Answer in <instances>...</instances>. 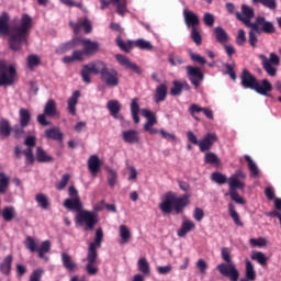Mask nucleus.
<instances>
[{"label": "nucleus", "mask_w": 281, "mask_h": 281, "mask_svg": "<svg viewBox=\"0 0 281 281\" xmlns=\"http://www.w3.org/2000/svg\"><path fill=\"white\" fill-rule=\"evenodd\" d=\"M12 135V125L8 119L0 120V137L2 139L10 137Z\"/></svg>", "instance_id": "nucleus-27"}, {"label": "nucleus", "mask_w": 281, "mask_h": 281, "mask_svg": "<svg viewBox=\"0 0 281 281\" xmlns=\"http://www.w3.org/2000/svg\"><path fill=\"white\" fill-rule=\"evenodd\" d=\"M119 236L121 238V245H126V243H128V240H131V229L128 228V226L122 224L119 227Z\"/></svg>", "instance_id": "nucleus-35"}, {"label": "nucleus", "mask_w": 281, "mask_h": 281, "mask_svg": "<svg viewBox=\"0 0 281 281\" xmlns=\"http://www.w3.org/2000/svg\"><path fill=\"white\" fill-rule=\"evenodd\" d=\"M205 164H211L213 166H221V158L215 153L209 151L204 156Z\"/></svg>", "instance_id": "nucleus-43"}, {"label": "nucleus", "mask_w": 281, "mask_h": 281, "mask_svg": "<svg viewBox=\"0 0 281 281\" xmlns=\"http://www.w3.org/2000/svg\"><path fill=\"white\" fill-rule=\"evenodd\" d=\"M191 38L195 45H201L203 43V37L201 36L199 27L191 29Z\"/></svg>", "instance_id": "nucleus-55"}, {"label": "nucleus", "mask_w": 281, "mask_h": 281, "mask_svg": "<svg viewBox=\"0 0 281 281\" xmlns=\"http://www.w3.org/2000/svg\"><path fill=\"white\" fill-rule=\"evenodd\" d=\"M102 166V161L98 155H92L88 159V168L93 177H97L98 172H100V168Z\"/></svg>", "instance_id": "nucleus-24"}, {"label": "nucleus", "mask_w": 281, "mask_h": 281, "mask_svg": "<svg viewBox=\"0 0 281 281\" xmlns=\"http://www.w3.org/2000/svg\"><path fill=\"white\" fill-rule=\"evenodd\" d=\"M99 78L105 87H117L120 85V72L104 61L101 64Z\"/></svg>", "instance_id": "nucleus-8"}, {"label": "nucleus", "mask_w": 281, "mask_h": 281, "mask_svg": "<svg viewBox=\"0 0 281 281\" xmlns=\"http://www.w3.org/2000/svg\"><path fill=\"white\" fill-rule=\"evenodd\" d=\"M61 262L67 271H75L78 269V263L71 259V255L67 252L61 254Z\"/></svg>", "instance_id": "nucleus-29"}, {"label": "nucleus", "mask_w": 281, "mask_h": 281, "mask_svg": "<svg viewBox=\"0 0 281 281\" xmlns=\"http://www.w3.org/2000/svg\"><path fill=\"white\" fill-rule=\"evenodd\" d=\"M115 58L122 67H125V69H131L132 71H135V74H142V68H139V66L133 63L128 57L124 55H115Z\"/></svg>", "instance_id": "nucleus-20"}, {"label": "nucleus", "mask_w": 281, "mask_h": 281, "mask_svg": "<svg viewBox=\"0 0 281 281\" xmlns=\"http://www.w3.org/2000/svg\"><path fill=\"white\" fill-rule=\"evenodd\" d=\"M26 65L30 69H34L41 65V57L38 55H29L26 57Z\"/></svg>", "instance_id": "nucleus-48"}, {"label": "nucleus", "mask_w": 281, "mask_h": 281, "mask_svg": "<svg viewBox=\"0 0 281 281\" xmlns=\"http://www.w3.org/2000/svg\"><path fill=\"white\" fill-rule=\"evenodd\" d=\"M24 145L27 146L26 149L23 151L21 150V147L16 145L14 147V155L16 159H21V155L25 156V162L27 166H31V164H34V146H36V137L35 136H27L24 139Z\"/></svg>", "instance_id": "nucleus-9"}, {"label": "nucleus", "mask_w": 281, "mask_h": 281, "mask_svg": "<svg viewBox=\"0 0 281 281\" xmlns=\"http://www.w3.org/2000/svg\"><path fill=\"white\" fill-rule=\"evenodd\" d=\"M240 85L244 89H251L259 93V95H265L266 98H271V91H273V86L267 79H262L258 82L256 76H254L247 68H244L240 75Z\"/></svg>", "instance_id": "nucleus-2"}, {"label": "nucleus", "mask_w": 281, "mask_h": 281, "mask_svg": "<svg viewBox=\"0 0 281 281\" xmlns=\"http://www.w3.org/2000/svg\"><path fill=\"white\" fill-rule=\"evenodd\" d=\"M259 58L262 63V67L266 74H268V76H271V78H273L278 74V69H276V67H280V57L278 56V54L270 53L269 58L267 57V55L261 54L259 55Z\"/></svg>", "instance_id": "nucleus-13"}, {"label": "nucleus", "mask_w": 281, "mask_h": 281, "mask_svg": "<svg viewBox=\"0 0 281 281\" xmlns=\"http://www.w3.org/2000/svg\"><path fill=\"white\" fill-rule=\"evenodd\" d=\"M75 223L77 225H86L85 232H89V229L91 231L98 225V214L88 210H81L76 214Z\"/></svg>", "instance_id": "nucleus-11"}, {"label": "nucleus", "mask_w": 281, "mask_h": 281, "mask_svg": "<svg viewBox=\"0 0 281 281\" xmlns=\"http://www.w3.org/2000/svg\"><path fill=\"white\" fill-rule=\"evenodd\" d=\"M251 260L258 261L261 267L267 266V256L262 251H254L250 256Z\"/></svg>", "instance_id": "nucleus-49"}, {"label": "nucleus", "mask_w": 281, "mask_h": 281, "mask_svg": "<svg viewBox=\"0 0 281 281\" xmlns=\"http://www.w3.org/2000/svg\"><path fill=\"white\" fill-rule=\"evenodd\" d=\"M19 115L21 126H29L32 120V114L30 113V111L27 109L22 108L19 111Z\"/></svg>", "instance_id": "nucleus-39"}, {"label": "nucleus", "mask_w": 281, "mask_h": 281, "mask_svg": "<svg viewBox=\"0 0 281 281\" xmlns=\"http://www.w3.org/2000/svg\"><path fill=\"white\" fill-rule=\"evenodd\" d=\"M195 267L199 269L202 276H205V271H207V261H205V259H199Z\"/></svg>", "instance_id": "nucleus-63"}, {"label": "nucleus", "mask_w": 281, "mask_h": 281, "mask_svg": "<svg viewBox=\"0 0 281 281\" xmlns=\"http://www.w3.org/2000/svg\"><path fill=\"white\" fill-rule=\"evenodd\" d=\"M25 127L26 126H23L20 124V125H15L12 128V133L14 134L15 139H21V137H25Z\"/></svg>", "instance_id": "nucleus-56"}, {"label": "nucleus", "mask_w": 281, "mask_h": 281, "mask_svg": "<svg viewBox=\"0 0 281 281\" xmlns=\"http://www.w3.org/2000/svg\"><path fill=\"white\" fill-rule=\"evenodd\" d=\"M213 34L217 43H221V45H225V43L229 41V35H227V32H225V29H223L222 26H216L213 30Z\"/></svg>", "instance_id": "nucleus-30"}, {"label": "nucleus", "mask_w": 281, "mask_h": 281, "mask_svg": "<svg viewBox=\"0 0 281 281\" xmlns=\"http://www.w3.org/2000/svg\"><path fill=\"white\" fill-rule=\"evenodd\" d=\"M218 137H216V134H207L198 146L200 147L201 153H205L214 146V142H217Z\"/></svg>", "instance_id": "nucleus-23"}, {"label": "nucleus", "mask_w": 281, "mask_h": 281, "mask_svg": "<svg viewBox=\"0 0 281 281\" xmlns=\"http://www.w3.org/2000/svg\"><path fill=\"white\" fill-rule=\"evenodd\" d=\"M245 159H246V161H248V168H249L251 175L254 177H258L259 170H258V166L256 165V162H254V159H251V157L247 156V155L245 156Z\"/></svg>", "instance_id": "nucleus-57"}, {"label": "nucleus", "mask_w": 281, "mask_h": 281, "mask_svg": "<svg viewBox=\"0 0 281 281\" xmlns=\"http://www.w3.org/2000/svg\"><path fill=\"white\" fill-rule=\"evenodd\" d=\"M247 43V34L245 33V30L239 29L236 37V44L239 45V47H243Z\"/></svg>", "instance_id": "nucleus-59"}, {"label": "nucleus", "mask_w": 281, "mask_h": 281, "mask_svg": "<svg viewBox=\"0 0 281 281\" xmlns=\"http://www.w3.org/2000/svg\"><path fill=\"white\" fill-rule=\"evenodd\" d=\"M168 60L171 65V67H177V65H183V58L179 56H175V54H169Z\"/></svg>", "instance_id": "nucleus-60"}, {"label": "nucleus", "mask_w": 281, "mask_h": 281, "mask_svg": "<svg viewBox=\"0 0 281 281\" xmlns=\"http://www.w3.org/2000/svg\"><path fill=\"white\" fill-rule=\"evenodd\" d=\"M249 27L248 42L251 47H256L258 44V34H262V32L265 34H273L276 32V26L272 22L267 21V18L262 15H258Z\"/></svg>", "instance_id": "nucleus-5"}, {"label": "nucleus", "mask_w": 281, "mask_h": 281, "mask_svg": "<svg viewBox=\"0 0 281 281\" xmlns=\"http://www.w3.org/2000/svg\"><path fill=\"white\" fill-rule=\"evenodd\" d=\"M44 113L47 117H56L60 115L58 112V106L54 99H49L46 104L44 105Z\"/></svg>", "instance_id": "nucleus-25"}, {"label": "nucleus", "mask_w": 281, "mask_h": 281, "mask_svg": "<svg viewBox=\"0 0 281 281\" xmlns=\"http://www.w3.org/2000/svg\"><path fill=\"white\" fill-rule=\"evenodd\" d=\"M102 60L90 61L82 66L80 76L86 85H91V76H100Z\"/></svg>", "instance_id": "nucleus-14"}, {"label": "nucleus", "mask_w": 281, "mask_h": 281, "mask_svg": "<svg viewBox=\"0 0 281 281\" xmlns=\"http://www.w3.org/2000/svg\"><path fill=\"white\" fill-rule=\"evenodd\" d=\"M24 246L29 249V251L34 254V251H37L38 249V241H36V239H34V237L32 236H26V239L24 240Z\"/></svg>", "instance_id": "nucleus-47"}, {"label": "nucleus", "mask_w": 281, "mask_h": 281, "mask_svg": "<svg viewBox=\"0 0 281 281\" xmlns=\"http://www.w3.org/2000/svg\"><path fill=\"white\" fill-rule=\"evenodd\" d=\"M142 116L146 117L147 123L149 124H157V116L155 113L150 112L149 110L142 109L140 110Z\"/></svg>", "instance_id": "nucleus-53"}, {"label": "nucleus", "mask_w": 281, "mask_h": 281, "mask_svg": "<svg viewBox=\"0 0 281 281\" xmlns=\"http://www.w3.org/2000/svg\"><path fill=\"white\" fill-rule=\"evenodd\" d=\"M108 111L114 120H124V116L119 115L120 111H122V104L117 100H110L106 103Z\"/></svg>", "instance_id": "nucleus-22"}, {"label": "nucleus", "mask_w": 281, "mask_h": 281, "mask_svg": "<svg viewBox=\"0 0 281 281\" xmlns=\"http://www.w3.org/2000/svg\"><path fill=\"white\" fill-rule=\"evenodd\" d=\"M14 216H16V210L14 206H5L2 210V218L5 221V223H10V221L14 220Z\"/></svg>", "instance_id": "nucleus-42"}, {"label": "nucleus", "mask_w": 281, "mask_h": 281, "mask_svg": "<svg viewBox=\"0 0 281 281\" xmlns=\"http://www.w3.org/2000/svg\"><path fill=\"white\" fill-rule=\"evenodd\" d=\"M247 176L243 171H237L228 178V191L245 190V182Z\"/></svg>", "instance_id": "nucleus-15"}, {"label": "nucleus", "mask_w": 281, "mask_h": 281, "mask_svg": "<svg viewBox=\"0 0 281 281\" xmlns=\"http://www.w3.org/2000/svg\"><path fill=\"white\" fill-rule=\"evenodd\" d=\"M228 213L229 216L233 218L235 225L243 227V222H240V217L238 216V212H236V206L234 205V203L228 204Z\"/></svg>", "instance_id": "nucleus-45"}, {"label": "nucleus", "mask_w": 281, "mask_h": 281, "mask_svg": "<svg viewBox=\"0 0 281 281\" xmlns=\"http://www.w3.org/2000/svg\"><path fill=\"white\" fill-rule=\"evenodd\" d=\"M183 16L187 27H191V30H194V27H198L199 23H201L199 15L188 9L183 10Z\"/></svg>", "instance_id": "nucleus-21"}, {"label": "nucleus", "mask_w": 281, "mask_h": 281, "mask_svg": "<svg viewBox=\"0 0 281 281\" xmlns=\"http://www.w3.org/2000/svg\"><path fill=\"white\" fill-rule=\"evenodd\" d=\"M121 137L125 144H139V132L137 130H125L122 132Z\"/></svg>", "instance_id": "nucleus-19"}, {"label": "nucleus", "mask_w": 281, "mask_h": 281, "mask_svg": "<svg viewBox=\"0 0 281 281\" xmlns=\"http://www.w3.org/2000/svg\"><path fill=\"white\" fill-rule=\"evenodd\" d=\"M254 16H256V12L247 4H243L241 12L236 13V18L238 19V21H241V23H244L246 27H251V24L254 23L251 22V20L254 19Z\"/></svg>", "instance_id": "nucleus-16"}, {"label": "nucleus", "mask_w": 281, "mask_h": 281, "mask_svg": "<svg viewBox=\"0 0 281 281\" xmlns=\"http://www.w3.org/2000/svg\"><path fill=\"white\" fill-rule=\"evenodd\" d=\"M36 160L38 164H52L54 161V157L47 154L43 147L36 148Z\"/></svg>", "instance_id": "nucleus-31"}, {"label": "nucleus", "mask_w": 281, "mask_h": 281, "mask_svg": "<svg viewBox=\"0 0 281 281\" xmlns=\"http://www.w3.org/2000/svg\"><path fill=\"white\" fill-rule=\"evenodd\" d=\"M203 21L207 27H214V22H215L214 14L210 12L204 13Z\"/></svg>", "instance_id": "nucleus-62"}, {"label": "nucleus", "mask_w": 281, "mask_h": 281, "mask_svg": "<svg viewBox=\"0 0 281 281\" xmlns=\"http://www.w3.org/2000/svg\"><path fill=\"white\" fill-rule=\"evenodd\" d=\"M35 201L37 205L42 207V210H49V205H50L49 198H47L45 193H37L35 195Z\"/></svg>", "instance_id": "nucleus-40"}, {"label": "nucleus", "mask_w": 281, "mask_h": 281, "mask_svg": "<svg viewBox=\"0 0 281 281\" xmlns=\"http://www.w3.org/2000/svg\"><path fill=\"white\" fill-rule=\"evenodd\" d=\"M173 87L170 90L171 95H181L183 89L184 91H190V83L188 81H177L172 82Z\"/></svg>", "instance_id": "nucleus-26"}, {"label": "nucleus", "mask_w": 281, "mask_h": 281, "mask_svg": "<svg viewBox=\"0 0 281 281\" xmlns=\"http://www.w3.org/2000/svg\"><path fill=\"white\" fill-rule=\"evenodd\" d=\"M222 258L227 263L217 265V271L221 273V276L228 278L231 281H238V278H240V272H238V269H236V265L232 262L228 248H222Z\"/></svg>", "instance_id": "nucleus-7"}, {"label": "nucleus", "mask_w": 281, "mask_h": 281, "mask_svg": "<svg viewBox=\"0 0 281 281\" xmlns=\"http://www.w3.org/2000/svg\"><path fill=\"white\" fill-rule=\"evenodd\" d=\"M231 196L232 201H234L235 203H238V205H245V199H243L239 194L238 191H228V193H226Z\"/></svg>", "instance_id": "nucleus-58"}, {"label": "nucleus", "mask_w": 281, "mask_h": 281, "mask_svg": "<svg viewBox=\"0 0 281 281\" xmlns=\"http://www.w3.org/2000/svg\"><path fill=\"white\" fill-rule=\"evenodd\" d=\"M10 188V176L5 172H0V194H5Z\"/></svg>", "instance_id": "nucleus-41"}, {"label": "nucleus", "mask_w": 281, "mask_h": 281, "mask_svg": "<svg viewBox=\"0 0 281 281\" xmlns=\"http://www.w3.org/2000/svg\"><path fill=\"white\" fill-rule=\"evenodd\" d=\"M254 5L257 3H261L263 8H268V10H277L278 9V0H252Z\"/></svg>", "instance_id": "nucleus-46"}, {"label": "nucleus", "mask_w": 281, "mask_h": 281, "mask_svg": "<svg viewBox=\"0 0 281 281\" xmlns=\"http://www.w3.org/2000/svg\"><path fill=\"white\" fill-rule=\"evenodd\" d=\"M104 240V232L102 231V227H99L95 231L94 234V240L89 244L88 252H87V265H86V272L88 276H98V266L95 263L98 262V249L102 247V241Z\"/></svg>", "instance_id": "nucleus-3"}, {"label": "nucleus", "mask_w": 281, "mask_h": 281, "mask_svg": "<svg viewBox=\"0 0 281 281\" xmlns=\"http://www.w3.org/2000/svg\"><path fill=\"white\" fill-rule=\"evenodd\" d=\"M41 278H43V269H37L30 276V281H41Z\"/></svg>", "instance_id": "nucleus-64"}, {"label": "nucleus", "mask_w": 281, "mask_h": 281, "mask_svg": "<svg viewBox=\"0 0 281 281\" xmlns=\"http://www.w3.org/2000/svg\"><path fill=\"white\" fill-rule=\"evenodd\" d=\"M0 271L3 276H10L12 271V255L7 256L0 265Z\"/></svg>", "instance_id": "nucleus-37"}, {"label": "nucleus", "mask_w": 281, "mask_h": 281, "mask_svg": "<svg viewBox=\"0 0 281 281\" xmlns=\"http://www.w3.org/2000/svg\"><path fill=\"white\" fill-rule=\"evenodd\" d=\"M131 113L134 124H139V99L134 98L131 102Z\"/></svg>", "instance_id": "nucleus-33"}, {"label": "nucleus", "mask_w": 281, "mask_h": 281, "mask_svg": "<svg viewBox=\"0 0 281 281\" xmlns=\"http://www.w3.org/2000/svg\"><path fill=\"white\" fill-rule=\"evenodd\" d=\"M212 181L215 183H218V186H223L227 183V176L221 173V172H213L211 176Z\"/></svg>", "instance_id": "nucleus-54"}, {"label": "nucleus", "mask_w": 281, "mask_h": 281, "mask_svg": "<svg viewBox=\"0 0 281 281\" xmlns=\"http://www.w3.org/2000/svg\"><path fill=\"white\" fill-rule=\"evenodd\" d=\"M78 45H82L86 56H95V54L100 52V43L91 41L90 38H75L68 43L61 44L56 49V53L65 54V52H69V49H74V47H78Z\"/></svg>", "instance_id": "nucleus-6"}, {"label": "nucleus", "mask_w": 281, "mask_h": 281, "mask_svg": "<svg viewBox=\"0 0 281 281\" xmlns=\"http://www.w3.org/2000/svg\"><path fill=\"white\" fill-rule=\"evenodd\" d=\"M32 30V16L24 13L21 16L20 24L10 27V14L2 12L0 15V36H9V47L13 52H19L23 43H27Z\"/></svg>", "instance_id": "nucleus-1"}, {"label": "nucleus", "mask_w": 281, "mask_h": 281, "mask_svg": "<svg viewBox=\"0 0 281 281\" xmlns=\"http://www.w3.org/2000/svg\"><path fill=\"white\" fill-rule=\"evenodd\" d=\"M246 278L250 281L256 280V270L249 259H246Z\"/></svg>", "instance_id": "nucleus-51"}, {"label": "nucleus", "mask_w": 281, "mask_h": 281, "mask_svg": "<svg viewBox=\"0 0 281 281\" xmlns=\"http://www.w3.org/2000/svg\"><path fill=\"white\" fill-rule=\"evenodd\" d=\"M194 227H196L194 222H192L190 220L183 221L181 227L178 229V236L180 238H183L186 236V234L192 232V229H194Z\"/></svg>", "instance_id": "nucleus-34"}, {"label": "nucleus", "mask_w": 281, "mask_h": 281, "mask_svg": "<svg viewBox=\"0 0 281 281\" xmlns=\"http://www.w3.org/2000/svg\"><path fill=\"white\" fill-rule=\"evenodd\" d=\"M78 98H80V91H75L68 99V112L70 115H76V106L78 104Z\"/></svg>", "instance_id": "nucleus-36"}, {"label": "nucleus", "mask_w": 281, "mask_h": 281, "mask_svg": "<svg viewBox=\"0 0 281 281\" xmlns=\"http://www.w3.org/2000/svg\"><path fill=\"white\" fill-rule=\"evenodd\" d=\"M135 47H138V49H147L148 52L153 50V44L144 38L136 40Z\"/></svg>", "instance_id": "nucleus-52"}, {"label": "nucleus", "mask_w": 281, "mask_h": 281, "mask_svg": "<svg viewBox=\"0 0 281 281\" xmlns=\"http://www.w3.org/2000/svg\"><path fill=\"white\" fill-rule=\"evenodd\" d=\"M126 1L127 0H101V10H104L105 8H109L111 3L113 5H116V12L120 14V16H124L126 14L127 9H126Z\"/></svg>", "instance_id": "nucleus-18"}, {"label": "nucleus", "mask_w": 281, "mask_h": 281, "mask_svg": "<svg viewBox=\"0 0 281 281\" xmlns=\"http://www.w3.org/2000/svg\"><path fill=\"white\" fill-rule=\"evenodd\" d=\"M68 195L70 198L64 201V207H66V210H69V212H77V214H79L82 210V201L80 200V195L78 194V189H76V187L74 186L69 187Z\"/></svg>", "instance_id": "nucleus-12"}, {"label": "nucleus", "mask_w": 281, "mask_h": 281, "mask_svg": "<svg viewBox=\"0 0 281 281\" xmlns=\"http://www.w3.org/2000/svg\"><path fill=\"white\" fill-rule=\"evenodd\" d=\"M187 76L191 85L194 86L195 89H199V85L201 81H203V78H204L203 72L201 71V68L187 66Z\"/></svg>", "instance_id": "nucleus-17"}, {"label": "nucleus", "mask_w": 281, "mask_h": 281, "mask_svg": "<svg viewBox=\"0 0 281 281\" xmlns=\"http://www.w3.org/2000/svg\"><path fill=\"white\" fill-rule=\"evenodd\" d=\"M16 77V67L8 65V61L0 60V87H12Z\"/></svg>", "instance_id": "nucleus-10"}, {"label": "nucleus", "mask_w": 281, "mask_h": 281, "mask_svg": "<svg viewBox=\"0 0 281 281\" xmlns=\"http://www.w3.org/2000/svg\"><path fill=\"white\" fill-rule=\"evenodd\" d=\"M166 95H168V86L161 83L156 88L154 101L156 102V104H159V102H164V100H166Z\"/></svg>", "instance_id": "nucleus-28"}, {"label": "nucleus", "mask_w": 281, "mask_h": 281, "mask_svg": "<svg viewBox=\"0 0 281 281\" xmlns=\"http://www.w3.org/2000/svg\"><path fill=\"white\" fill-rule=\"evenodd\" d=\"M190 203V195L183 194L182 196H177V193L170 191L165 194L164 201L159 204V209L162 214H181L184 207Z\"/></svg>", "instance_id": "nucleus-4"}, {"label": "nucleus", "mask_w": 281, "mask_h": 281, "mask_svg": "<svg viewBox=\"0 0 281 281\" xmlns=\"http://www.w3.org/2000/svg\"><path fill=\"white\" fill-rule=\"evenodd\" d=\"M50 249L52 244L49 240L43 241L40 248H37L38 258H45V254H49Z\"/></svg>", "instance_id": "nucleus-50"}, {"label": "nucleus", "mask_w": 281, "mask_h": 281, "mask_svg": "<svg viewBox=\"0 0 281 281\" xmlns=\"http://www.w3.org/2000/svg\"><path fill=\"white\" fill-rule=\"evenodd\" d=\"M45 137L55 142H63V132H60L59 127H50L45 131Z\"/></svg>", "instance_id": "nucleus-32"}, {"label": "nucleus", "mask_w": 281, "mask_h": 281, "mask_svg": "<svg viewBox=\"0 0 281 281\" xmlns=\"http://www.w3.org/2000/svg\"><path fill=\"white\" fill-rule=\"evenodd\" d=\"M138 270L144 276H150V263H148V259L146 257H142L137 261Z\"/></svg>", "instance_id": "nucleus-38"}, {"label": "nucleus", "mask_w": 281, "mask_h": 281, "mask_svg": "<svg viewBox=\"0 0 281 281\" xmlns=\"http://www.w3.org/2000/svg\"><path fill=\"white\" fill-rule=\"evenodd\" d=\"M105 170L109 173L108 183L110 188H115L117 184V171L113 170L111 167H106Z\"/></svg>", "instance_id": "nucleus-44"}, {"label": "nucleus", "mask_w": 281, "mask_h": 281, "mask_svg": "<svg viewBox=\"0 0 281 281\" xmlns=\"http://www.w3.org/2000/svg\"><path fill=\"white\" fill-rule=\"evenodd\" d=\"M249 243L252 247H267V239L260 238H250Z\"/></svg>", "instance_id": "nucleus-61"}]
</instances>
